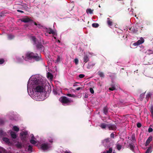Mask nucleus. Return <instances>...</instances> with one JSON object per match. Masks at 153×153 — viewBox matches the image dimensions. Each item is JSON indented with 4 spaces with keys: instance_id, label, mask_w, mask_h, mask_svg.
Listing matches in <instances>:
<instances>
[{
    "instance_id": "nucleus-1",
    "label": "nucleus",
    "mask_w": 153,
    "mask_h": 153,
    "mask_svg": "<svg viewBox=\"0 0 153 153\" xmlns=\"http://www.w3.org/2000/svg\"><path fill=\"white\" fill-rule=\"evenodd\" d=\"M45 81L38 75L31 76L28 80L27 91L30 94H34L33 98L36 101H42L45 98Z\"/></svg>"
},
{
    "instance_id": "nucleus-2",
    "label": "nucleus",
    "mask_w": 153,
    "mask_h": 153,
    "mask_svg": "<svg viewBox=\"0 0 153 153\" xmlns=\"http://www.w3.org/2000/svg\"><path fill=\"white\" fill-rule=\"evenodd\" d=\"M33 59L36 61H38L41 59L40 56L37 54H34L33 53L28 52L26 55V56L24 59L25 60Z\"/></svg>"
},
{
    "instance_id": "nucleus-3",
    "label": "nucleus",
    "mask_w": 153,
    "mask_h": 153,
    "mask_svg": "<svg viewBox=\"0 0 153 153\" xmlns=\"http://www.w3.org/2000/svg\"><path fill=\"white\" fill-rule=\"evenodd\" d=\"M59 101L63 105L69 104L73 101L71 99H69L65 97H61L59 99Z\"/></svg>"
},
{
    "instance_id": "nucleus-4",
    "label": "nucleus",
    "mask_w": 153,
    "mask_h": 153,
    "mask_svg": "<svg viewBox=\"0 0 153 153\" xmlns=\"http://www.w3.org/2000/svg\"><path fill=\"white\" fill-rule=\"evenodd\" d=\"M51 147V145L47 143H43L41 145V148L44 150L49 149Z\"/></svg>"
},
{
    "instance_id": "nucleus-5",
    "label": "nucleus",
    "mask_w": 153,
    "mask_h": 153,
    "mask_svg": "<svg viewBox=\"0 0 153 153\" xmlns=\"http://www.w3.org/2000/svg\"><path fill=\"white\" fill-rule=\"evenodd\" d=\"M27 136V131H23L20 133V137L22 140H25Z\"/></svg>"
},
{
    "instance_id": "nucleus-6",
    "label": "nucleus",
    "mask_w": 153,
    "mask_h": 153,
    "mask_svg": "<svg viewBox=\"0 0 153 153\" xmlns=\"http://www.w3.org/2000/svg\"><path fill=\"white\" fill-rule=\"evenodd\" d=\"M107 127L109 130H116L117 128L116 126L114 124H108Z\"/></svg>"
},
{
    "instance_id": "nucleus-7",
    "label": "nucleus",
    "mask_w": 153,
    "mask_h": 153,
    "mask_svg": "<svg viewBox=\"0 0 153 153\" xmlns=\"http://www.w3.org/2000/svg\"><path fill=\"white\" fill-rule=\"evenodd\" d=\"M95 64L96 63L93 62H89L88 63L87 68L89 69H91L94 66Z\"/></svg>"
},
{
    "instance_id": "nucleus-8",
    "label": "nucleus",
    "mask_w": 153,
    "mask_h": 153,
    "mask_svg": "<svg viewBox=\"0 0 153 153\" xmlns=\"http://www.w3.org/2000/svg\"><path fill=\"white\" fill-rule=\"evenodd\" d=\"M30 137H31V139L30 140L31 143L32 144H35L38 143V142L35 140V138L33 134H31Z\"/></svg>"
},
{
    "instance_id": "nucleus-9",
    "label": "nucleus",
    "mask_w": 153,
    "mask_h": 153,
    "mask_svg": "<svg viewBox=\"0 0 153 153\" xmlns=\"http://www.w3.org/2000/svg\"><path fill=\"white\" fill-rule=\"evenodd\" d=\"M22 22H27L31 21V19L29 18L26 17L22 18L21 19Z\"/></svg>"
},
{
    "instance_id": "nucleus-10",
    "label": "nucleus",
    "mask_w": 153,
    "mask_h": 153,
    "mask_svg": "<svg viewBox=\"0 0 153 153\" xmlns=\"http://www.w3.org/2000/svg\"><path fill=\"white\" fill-rule=\"evenodd\" d=\"M152 136H150L147 139L145 144V146H147L149 145L150 142L152 140Z\"/></svg>"
},
{
    "instance_id": "nucleus-11",
    "label": "nucleus",
    "mask_w": 153,
    "mask_h": 153,
    "mask_svg": "<svg viewBox=\"0 0 153 153\" xmlns=\"http://www.w3.org/2000/svg\"><path fill=\"white\" fill-rule=\"evenodd\" d=\"M49 34H52L53 35H55L56 32L53 31L52 29L50 28L46 29V31Z\"/></svg>"
},
{
    "instance_id": "nucleus-12",
    "label": "nucleus",
    "mask_w": 153,
    "mask_h": 153,
    "mask_svg": "<svg viewBox=\"0 0 153 153\" xmlns=\"http://www.w3.org/2000/svg\"><path fill=\"white\" fill-rule=\"evenodd\" d=\"M89 59L88 57V56L87 55H84L83 58V60L84 62H85V63L89 61Z\"/></svg>"
},
{
    "instance_id": "nucleus-13",
    "label": "nucleus",
    "mask_w": 153,
    "mask_h": 153,
    "mask_svg": "<svg viewBox=\"0 0 153 153\" xmlns=\"http://www.w3.org/2000/svg\"><path fill=\"white\" fill-rule=\"evenodd\" d=\"M129 146L130 149L132 150L133 152H134V145L133 143H130L129 145Z\"/></svg>"
},
{
    "instance_id": "nucleus-14",
    "label": "nucleus",
    "mask_w": 153,
    "mask_h": 153,
    "mask_svg": "<svg viewBox=\"0 0 153 153\" xmlns=\"http://www.w3.org/2000/svg\"><path fill=\"white\" fill-rule=\"evenodd\" d=\"M107 19V23L109 27L111 26L113 24V22L109 18H108Z\"/></svg>"
},
{
    "instance_id": "nucleus-15",
    "label": "nucleus",
    "mask_w": 153,
    "mask_h": 153,
    "mask_svg": "<svg viewBox=\"0 0 153 153\" xmlns=\"http://www.w3.org/2000/svg\"><path fill=\"white\" fill-rule=\"evenodd\" d=\"M108 124H106L105 123H101L99 126L102 129H105L106 127H107Z\"/></svg>"
},
{
    "instance_id": "nucleus-16",
    "label": "nucleus",
    "mask_w": 153,
    "mask_h": 153,
    "mask_svg": "<svg viewBox=\"0 0 153 153\" xmlns=\"http://www.w3.org/2000/svg\"><path fill=\"white\" fill-rule=\"evenodd\" d=\"M11 137L13 138H16V134L15 133L11 131L10 133Z\"/></svg>"
},
{
    "instance_id": "nucleus-17",
    "label": "nucleus",
    "mask_w": 153,
    "mask_h": 153,
    "mask_svg": "<svg viewBox=\"0 0 153 153\" xmlns=\"http://www.w3.org/2000/svg\"><path fill=\"white\" fill-rule=\"evenodd\" d=\"M152 147L151 146L148 147L145 153H151L152 152Z\"/></svg>"
},
{
    "instance_id": "nucleus-18",
    "label": "nucleus",
    "mask_w": 153,
    "mask_h": 153,
    "mask_svg": "<svg viewBox=\"0 0 153 153\" xmlns=\"http://www.w3.org/2000/svg\"><path fill=\"white\" fill-rule=\"evenodd\" d=\"M36 47L37 48L40 49V51L42 50L44 48L43 46L40 43L37 45Z\"/></svg>"
},
{
    "instance_id": "nucleus-19",
    "label": "nucleus",
    "mask_w": 153,
    "mask_h": 153,
    "mask_svg": "<svg viewBox=\"0 0 153 153\" xmlns=\"http://www.w3.org/2000/svg\"><path fill=\"white\" fill-rule=\"evenodd\" d=\"M131 141L133 143H135L136 142L135 135V134H132L131 135Z\"/></svg>"
},
{
    "instance_id": "nucleus-20",
    "label": "nucleus",
    "mask_w": 153,
    "mask_h": 153,
    "mask_svg": "<svg viewBox=\"0 0 153 153\" xmlns=\"http://www.w3.org/2000/svg\"><path fill=\"white\" fill-rule=\"evenodd\" d=\"M98 75L101 77H104V74L102 72L99 71L98 72Z\"/></svg>"
},
{
    "instance_id": "nucleus-21",
    "label": "nucleus",
    "mask_w": 153,
    "mask_h": 153,
    "mask_svg": "<svg viewBox=\"0 0 153 153\" xmlns=\"http://www.w3.org/2000/svg\"><path fill=\"white\" fill-rule=\"evenodd\" d=\"M144 39L142 37L141 38L140 40L137 41L140 45L143 43L144 42Z\"/></svg>"
},
{
    "instance_id": "nucleus-22",
    "label": "nucleus",
    "mask_w": 153,
    "mask_h": 153,
    "mask_svg": "<svg viewBox=\"0 0 153 153\" xmlns=\"http://www.w3.org/2000/svg\"><path fill=\"white\" fill-rule=\"evenodd\" d=\"M3 141L5 142L6 143L9 144L10 143L9 140V139L6 138V137H4L3 138Z\"/></svg>"
},
{
    "instance_id": "nucleus-23",
    "label": "nucleus",
    "mask_w": 153,
    "mask_h": 153,
    "mask_svg": "<svg viewBox=\"0 0 153 153\" xmlns=\"http://www.w3.org/2000/svg\"><path fill=\"white\" fill-rule=\"evenodd\" d=\"M93 10H92L91 9H88L86 10V13H90V14H91L93 13Z\"/></svg>"
},
{
    "instance_id": "nucleus-24",
    "label": "nucleus",
    "mask_w": 153,
    "mask_h": 153,
    "mask_svg": "<svg viewBox=\"0 0 153 153\" xmlns=\"http://www.w3.org/2000/svg\"><path fill=\"white\" fill-rule=\"evenodd\" d=\"M108 109L107 107H105L103 108V113L106 114L108 113Z\"/></svg>"
},
{
    "instance_id": "nucleus-25",
    "label": "nucleus",
    "mask_w": 153,
    "mask_h": 153,
    "mask_svg": "<svg viewBox=\"0 0 153 153\" xmlns=\"http://www.w3.org/2000/svg\"><path fill=\"white\" fill-rule=\"evenodd\" d=\"M116 147L117 149L120 151L121 149L122 146L119 144H117L116 145Z\"/></svg>"
},
{
    "instance_id": "nucleus-26",
    "label": "nucleus",
    "mask_w": 153,
    "mask_h": 153,
    "mask_svg": "<svg viewBox=\"0 0 153 153\" xmlns=\"http://www.w3.org/2000/svg\"><path fill=\"white\" fill-rule=\"evenodd\" d=\"M13 130L16 131H18L19 130V128L16 126H14L13 128Z\"/></svg>"
},
{
    "instance_id": "nucleus-27",
    "label": "nucleus",
    "mask_w": 153,
    "mask_h": 153,
    "mask_svg": "<svg viewBox=\"0 0 153 153\" xmlns=\"http://www.w3.org/2000/svg\"><path fill=\"white\" fill-rule=\"evenodd\" d=\"M47 77L50 79H51L53 78V76L50 73L48 72L47 73Z\"/></svg>"
},
{
    "instance_id": "nucleus-28",
    "label": "nucleus",
    "mask_w": 153,
    "mask_h": 153,
    "mask_svg": "<svg viewBox=\"0 0 153 153\" xmlns=\"http://www.w3.org/2000/svg\"><path fill=\"white\" fill-rule=\"evenodd\" d=\"M92 26L94 27L97 28L99 27V25L97 23H94L92 25Z\"/></svg>"
},
{
    "instance_id": "nucleus-29",
    "label": "nucleus",
    "mask_w": 153,
    "mask_h": 153,
    "mask_svg": "<svg viewBox=\"0 0 153 153\" xmlns=\"http://www.w3.org/2000/svg\"><path fill=\"white\" fill-rule=\"evenodd\" d=\"M32 148L31 145H29L28 147V148L27 151L29 152H31L32 151Z\"/></svg>"
},
{
    "instance_id": "nucleus-30",
    "label": "nucleus",
    "mask_w": 153,
    "mask_h": 153,
    "mask_svg": "<svg viewBox=\"0 0 153 153\" xmlns=\"http://www.w3.org/2000/svg\"><path fill=\"white\" fill-rule=\"evenodd\" d=\"M151 94L149 92L146 95V99L147 100H148V99H149V98L151 96Z\"/></svg>"
},
{
    "instance_id": "nucleus-31",
    "label": "nucleus",
    "mask_w": 153,
    "mask_h": 153,
    "mask_svg": "<svg viewBox=\"0 0 153 153\" xmlns=\"http://www.w3.org/2000/svg\"><path fill=\"white\" fill-rule=\"evenodd\" d=\"M14 36L12 34L9 35L8 36V38L9 39H11L14 38Z\"/></svg>"
},
{
    "instance_id": "nucleus-32",
    "label": "nucleus",
    "mask_w": 153,
    "mask_h": 153,
    "mask_svg": "<svg viewBox=\"0 0 153 153\" xmlns=\"http://www.w3.org/2000/svg\"><path fill=\"white\" fill-rule=\"evenodd\" d=\"M61 60V58L59 56H58L57 58V59L55 63H59Z\"/></svg>"
},
{
    "instance_id": "nucleus-33",
    "label": "nucleus",
    "mask_w": 153,
    "mask_h": 153,
    "mask_svg": "<svg viewBox=\"0 0 153 153\" xmlns=\"http://www.w3.org/2000/svg\"><path fill=\"white\" fill-rule=\"evenodd\" d=\"M150 111L151 114V115L153 117V106H151L150 108Z\"/></svg>"
},
{
    "instance_id": "nucleus-34",
    "label": "nucleus",
    "mask_w": 153,
    "mask_h": 153,
    "mask_svg": "<svg viewBox=\"0 0 153 153\" xmlns=\"http://www.w3.org/2000/svg\"><path fill=\"white\" fill-rule=\"evenodd\" d=\"M112 151V149L111 148H110L108 150H107L106 151V152L107 153H111Z\"/></svg>"
},
{
    "instance_id": "nucleus-35",
    "label": "nucleus",
    "mask_w": 153,
    "mask_h": 153,
    "mask_svg": "<svg viewBox=\"0 0 153 153\" xmlns=\"http://www.w3.org/2000/svg\"><path fill=\"white\" fill-rule=\"evenodd\" d=\"M67 95L68 96L72 97H75V95L73 94H67Z\"/></svg>"
},
{
    "instance_id": "nucleus-36",
    "label": "nucleus",
    "mask_w": 153,
    "mask_h": 153,
    "mask_svg": "<svg viewBox=\"0 0 153 153\" xmlns=\"http://www.w3.org/2000/svg\"><path fill=\"white\" fill-rule=\"evenodd\" d=\"M31 38L32 40L34 42L36 43V38L34 36H32L31 37Z\"/></svg>"
},
{
    "instance_id": "nucleus-37",
    "label": "nucleus",
    "mask_w": 153,
    "mask_h": 153,
    "mask_svg": "<svg viewBox=\"0 0 153 153\" xmlns=\"http://www.w3.org/2000/svg\"><path fill=\"white\" fill-rule=\"evenodd\" d=\"M116 89L115 87L114 86H113L109 88V90L110 91H114Z\"/></svg>"
},
{
    "instance_id": "nucleus-38",
    "label": "nucleus",
    "mask_w": 153,
    "mask_h": 153,
    "mask_svg": "<svg viewBox=\"0 0 153 153\" xmlns=\"http://www.w3.org/2000/svg\"><path fill=\"white\" fill-rule=\"evenodd\" d=\"M85 76V75L82 74H80L79 75V77L80 78H83Z\"/></svg>"
},
{
    "instance_id": "nucleus-39",
    "label": "nucleus",
    "mask_w": 153,
    "mask_h": 153,
    "mask_svg": "<svg viewBox=\"0 0 153 153\" xmlns=\"http://www.w3.org/2000/svg\"><path fill=\"white\" fill-rule=\"evenodd\" d=\"M140 45L139 43L137 41L136 42L134 43L133 44V45L134 46H138Z\"/></svg>"
},
{
    "instance_id": "nucleus-40",
    "label": "nucleus",
    "mask_w": 153,
    "mask_h": 153,
    "mask_svg": "<svg viewBox=\"0 0 153 153\" xmlns=\"http://www.w3.org/2000/svg\"><path fill=\"white\" fill-rule=\"evenodd\" d=\"M90 92L91 94L94 93V90L92 88H90Z\"/></svg>"
},
{
    "instance_id": "nucleus-41",
    "label": "nucleus",
    "mask_w": 153,
    "mask_h": 153,
    "mask_svg": "<svg viewBox=\"0 0 153 153\" xmlns=\"http://www.w3.org/2000/svg\"><path fill=\"white\" fill-rule=\"evenodd\" d=\"M144 96H145V94H141L140 95V97L141 98V100H143V98L144 97Z\"/></svg>"
},
{
    "instance_id": "nucleus-42",
    "label": "nucleus",
    "mask_w": 153,
    "mask_h": 153,
    "mask_svg": "<svg viewBox=\"0 0 153 153\" xmlns=\"http://www.w3.org/2000/svg\"><path fill=\"white\" fill-rule=\"evenodd\" d=\"M137 127L140 128L141 126V124L140 123H137Z\"/></svg>"
},
{
    "instance_id": "nucleus-43",
    "label": "nucleus",
    "mask_w": 153,
    "mask_h": 153,
    "mask_svg": "<svg viewBox=\"0 0 153 153\" xmlns=\"http://www.w3.org/2000/svg\"><path fill=\"white\" fill-rule=\"evenodd\" d=\"M153 131V129L152 128L149 127L148 130V131L149 132H151Z\"/></svg>"
},
{
    "instance_id": "nucleus-44",
    "label": "nucleus",
    "mask_w": 153,
    "mask_h": 153,
    "mask_svg": "<svg viewBox=\"0 0 153 153\" xmlns=\"http://www.w3.org/2000/svg\"><path fill=\"white\" fill-rule=\"evenodd\" d=\"M129 30L131 31V32H134V29L133 27H131L129 29Z\"/></svg>"
},
{
    "instance_id": "nucleus-45",
    "label": "nucleus",
    "mask_w": 153,
    "mask_h": 153,
    "mask_svg": "<svg viewBox=\"0 0 153 153\" xmlns=\"http://www.w3.org/2000/svg\"><path fill=\"white\" fill-rule=\"evenodd\" d=\"M104 141H105L106 143H108L109 142V138H107L104 140Z\"/></svg>"
},
{
    "instance_id": "nucleus-46",
    "label": "nucleus",
    "mask_w": 153,
    "mask_h": 153,
    "mask_svg": "<svg viewBox=\"0 0 153 153\" xmlns=\"http://www.w3.org/2000/svg\"><path fill=\"white\" fill-rule=\"evenodd\" d=\"M110 137H111L114 138V134L113 133H111L110 135Z\"/></svg>"
},
{
    "instance_id": "nucleus-47",
    "label": "nucleus",
    "mask_w": 153,
    "mask_h": 153,
    "mask_svg": "<svg viewBox=\"0 0 153 153\" xmlns=\"http://www.w3.org/2000/svg\"><path fill=\"white\" fill-rule=\"evenodd\" d=\"M4 60L2 59H0V64H2L4 62Z\"/></svg>"
},
{
    "instance_id": "nucleus-48",
    "label": "nucleus",
    "mask_w": 153,
    "mask_h": 153,
    "mask_svg": "<svg viewBox=\"0 0 153 153\" xmlns=\"http://www.w3.org/2000/svg\"><path fill=\"white\" fill-rule=\"evenodd\" d=\"M88 97V94H86L84 96V97L85 98H87Z\"/></svg>"
},
{
    "instance_id": "nucleus-49",
    "label": "nucleus",
    "mask_w": 153,
    "mask_h": 153,
    "mask_svg": "<svg viewBox=\"0 0 153 153\" xmlns=\"http://www.w3.org/2000/svg\"><path fill=\"white\" fill-rule=\"evenodd\" d=\"M17 11L18 12H21V13H23V12L22 11V10H17Z\"/></svg>"
},
{
    "instance_id": "nucleus-50",
    "label": "nucleus",
    "mask_w": 153,
    "mask_h": 153,
    "mask_svg": "<svg viewBox=\"0 0 153 153\" xmlns=\"http://www.w3.org/2000/svg\"><path fill=\"white\" fill-rule=\"evenodd\" d=\"M82 89V88L81 87H78V88H77V90H79L80 89Z\"/></svg>"
},
{
    "instance_id": "nucleus-51",
    "label": "nucleus",
    "mask_w": 153,
    "mask_h": 153,
    "mask_svg": "<svg viewBox=\"0 0 153 153\" xmlns=\"http://www.w3.org/2000/svg\"><path fill=\"white\" fill-rule=\"evenodd\" d=\"M74 62L76 64V58H75L74 59Z\"/></svg>"
},
{
    "instance_id": "nucleus-52",
    "label": "nucleus",
    "mask_w": 153,
    "mask_h": 153,
    "mask_svg": "<svg viewBox=\"0 0 153 153\" xmlns=\"http://www.w3.org/2000/svg\"><path fill=\"white\" fill-rule=\"evenodd\" d=\"M64 153H71L70 152L66 151Z\"/></svg>"
},
{
    "instance_id": "nucleus-53",
    "label": "nucleus",
    "mask_w": 153,
    "mask_h": 153,
    "mask_svg": "<svg viewBox=\"0 0 153 153\" xmlns=\"http://www.w3.org/2000/svg\"><path fill=\"white\" fill-rule=\"evenodd\" d=\"M147 51H148L149 52H150V51H152V52H153L151 50H150V49H149L148 50H147Z\"/></svg>"
},
{
    "instance_id": "nucleus-54",
    "label": "nucleus",
    "mask_w": 153,
    "mask_h": 153,
    "mask_svg": "<svg viewBox=\"0 0 153 153\" xmlns=\"http://www.w3.org/2000/svg\"><path fill=\"white\" fill-rule=\"evenodd\" d=\"M4 149L3 148H1L0 147V151H1V149Z\"/></svg>"
},
{
    "instance_id": "nucleus-55",
    "label": "nucleus",
    "mask_w": 153,
    "mask_h": 153,
    "mask_svg": "<svg viewBox=\"0 0 153 153\" xmlns=\"http://www.w3.org/2000/svg\"><path fill=\"white\" fill-rule=\"evenodd\" d=\"M49 142H52V140H49Z\"/></svg>"
},
{
    "instance_id": "nucleus-56",
    "label": "nucleus",
    "mask_w": 153,
    "mask_h": 153,
    "mask_svg": "<svg viewBox=\"0 0 153 153\" xmlns=\"http://www.w3.org/2000/svg\"><path fill=\"white\" fill-rule=\"evenodd\" d=\"M34 23L35 25H37V24L36 23L34 22Z\"/></svg>"
},
{
    "instance_id": "nucleus-57",
    "label": "nucleus",
    "mask_w": 153,
    "mask_h": 153,
    "mask_svg": "<svg viewBox=\"0 0 153 153\" xmlns=\"http://www.w3.org/2000/svg\"><path fill=\"white\" fill-rule=\"evenodd\" d=\"M103 153H106L105 152H103Z\"/></svg>"
},
{
    "instance_id": "nucleus-58",
    "label": "nucleus",
    "mask_w": 153,
    "mask_h": 153,
    "mask_svg": "<svg viewBox=\"0 0 153 153\" xmlns=\"http://www.w3.org/2000/svg\"><path fill=\"white\" fill-rule=\"evenodd\" d=\"M78 59H77V63H78Z\"/></svg>"
},
{
    "instance_id": "nucleus-59",
    "label": "nucleus",
    "mask_w": 153,
    "mask_h": 153,
    "mask_svg": "<svg viewBox=\"0 0 153 153\" xmlns=\"http://www.w3.org/2000/svg\"><path fill=\"white\" fill-rule=\"evenodd\" d=\"M58 42H60V41H59V40H58Z\"/></svg>"
},
{
    "instance_id": "nucleus-60",
    "label": "nucleus",
    "mask_w": 153,
    "mask_h": 153,
    "mask_svg": "<svg viewBox=\"0 0 153 153\" xmlns=\"http://www.w3.org/2000/svg\"><path fill=\"white\" fill-rule=\"evenodd\" d=\"M72 91L74 92V90H72Z\"/></svg>"
},
{
    "instance_id": "nucleus-61",
    "label": "nucleus",
    "mask_w": 153,
    "mask_h": 153,
    "mask_svg": "<svg viewBox=\"0 0 153 153\" xmlns=\"http://www.w3.org/2000/svg\"><path fill=\"white\" fill-rule=\"evenodd\" d=\"M54 38L55 39L56 38V37H54Z\"/></svg>"
},
{
    "instance_id": "nucleus-62",
    "label": "nucleus",
    "mask_w": 153,
    "mask_h": 153,
    "mask_svg": "<svg viewBox=\"0 0 153 153\" xmlns=\"http://www.w3.org/2000/svg\"><path fill=\"white\" fill-rule=\"evenodd\" d=\"M122 69H123V70L124 68H122Z\"/></svg>"
},
{
    "instance_id": "nucleus-63",
    "label": "nucleus",
    "mask_w": 153,
    "mask_h": 153,
    "mask_svg": "<svg viewBox=\"0 0 153 153\" xmlns=\"http://www.w3.org/2000/svg\"><path fill=\"white\" fill-rule=\"evenodd\" d=\"M113 153H115V152H113Z\"/></svg>"
},
{
    "instance_id": "nucleus-64",
    "label": "nucleus",
    "mask_w": 153,
    "mask_h": 153,
    "mask_svg": "<svg viewBox=\"0 0 153 153\" xmlns=\"http://www.w3.org/2000/svg\"><path fill=\"white\" fill-rule=\"evenodd\" d=\"M56 94V93H55H55H54V94Z\"/></svg>"
}]
</instances>
